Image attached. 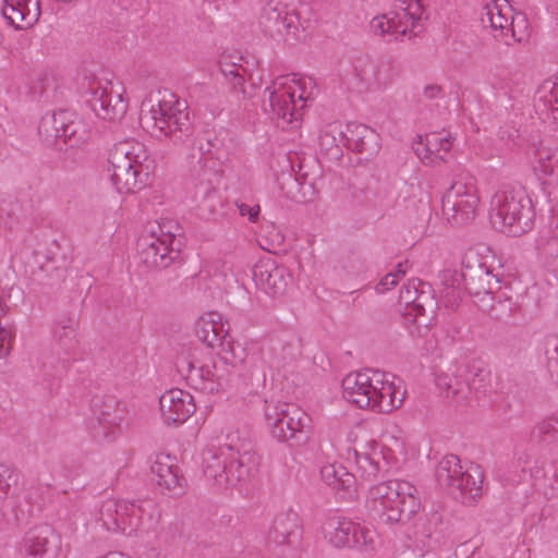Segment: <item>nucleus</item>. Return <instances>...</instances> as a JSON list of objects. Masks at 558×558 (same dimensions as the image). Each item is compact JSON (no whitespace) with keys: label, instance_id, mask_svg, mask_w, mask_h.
Returning a JSON list of instances; mask_svg holds the SVG:
<instances>
[{"label":"nucleus","instance_id":"nucleus-1","mask_svg":"<svg viewBox=\"0 0 558 558\" xmlns=\"http://www.w3.org/2000/svg\"><path fill=\"white\" fill-rule=\"evenodd\" d=\"M140 123L157 140L180 144L192 133L187 102L163 89L150 93L141 105Z\"/></svg>","mask_w":558,"mask_h":558},{"label":"nucleus","instance_id":"nucleus-2","mask_svg":"<svg viewBox=\"0 0 558 558\" xmlns=\"http://www.w3.org/2000/svg\"><path fill=\"white\" fill-rule=\"evenodd\" d=\"M343 398L360 409H369L377 413H390L399 409L405 390L401 381L376 369H364L348 374L342 379Z\"/></svg>","mask_w":558,"mask_h":558},{"label":"nucleus","instance_id":"nucleus-3","mask_svg":"<svg viewBox=\"0 0 558 558\" xmlns=\"http://www.w3.org/2000/svg\"><path fill=\"white\" fill-rule=\"evenodd\" d=\"M150 170L151 160L143 143L125 140L109 149L108 171L119 193H134L145 187Z\"/></svg>","mask_w":558,"mask_h":558},{"label":"nucleus","instance_id":"nucleus-4","mask_svg":"<svg viewBox=\"0 0 558 558\" xmlns=\"http://www.w3.org/2000/svg\"><path fill=\"white\" fill-rule=\"evenodd\" d=\"M259 456L252 450L240 452L229 444L209 446L203 452L204 474L218 487L235 486L257 472Z\"/></svg>","mask_w":558,"mask_h":558},{"label":"nucleus","instance_id":"nucleus-5","mask_svg":"<svg viewBox=\"0 0 558 558\" xmlns=\"http://www.w3.org/2000/svg\"><path fill=\"white\" fill-rule=\"evenodd\" d=\"M489 210L493 227L502 233L520 236L533 228L534 204L522 185L505 186L495 192Z\"/></svg>","mask_w":558,"mask_h":558},{"label":"nucleus","instance_id":"nucleus-6","mask_svg":"<svg viewBox=\"0 0 558 558\" xmlns=\"http://www.w3.org/2000/svg\"><path fill=\"white\" fill-rule=\"evenodd\" d=\"M366 507L385 522L411 519L421 508L417 488L403 480H388L369 487Z\"/></svg>","mask_w":558,"mask_h":558},{"label":"nucleus","instance_id":"nucleus-7","mask_svg":"<svg viewBox=\"0 0 558 558\" xmlns=\"http://www.w3.org/2000/svg\"><path fill=\"white\" fill-rule=\"evenodd\" d=\"M462 266L460 272L444 274L445 288L441 291V299L446 307L456 308L463 290L472 295H481L494 293L499 289V276L480 260L477 253L469 251Z\"/></svg>","mask_w":558,"mask_h":558},{"label":"nucleus","instance_id":"nucleus-8","mask_svg":"<svg viewBox=\"0 0 558 558\" xmlns=\"http://www.w3.org/2000/svg\"><path fill=\"white\" fill-rule=\"evenodd\" d=\"M316 83L312 77L295 74L279 76L266 88L268 104L266 112L290 124L302 117V110L314 99Z\"/></svg>","mask_w":558,"mask_h":558},{"label":"nucleus","instance_id":"nucleus-9","mask_svg":"<svg viewBox=\"0 0 558 558\" xmlns=\"http://www.w3.org/2000/svg\"><path fill=\"white\" fill-rule=\"evenodd\" d=\"M182 229L175 220L156 221L137 243L140 262L148 269H165L180 258Z\"/></svg>","mask_w":558,"mask_h":558},{"label":"nucleus","instance_id":"nucleus-10","mask_svg":"<svg viewBox=\"0 0 558 558\" xmlns=\"http://www.w3.org/2000/svg\"><path fill=\"white\" fill-rule=\"evenodd\" d=\"M480 206L477 182L469 172L457 174L441 197L442 216L453 227L471 223L477 216Z\"/></svg>","mask_w":558,"mask_h":558},{"label":"nucleus","instance_id":"nucleus-11","mask_svg":"<svg viewBox=\"0 0 558 558\" xmlns=\"http://www.w3.org/2000/svg\"><path fill=\"white\" fill-rule=\"evenodd\" d=\"M435 477L438 485L447 488L462 502H473L482 495L483 472L476 464L463 468L456 454L445 456L437 464Z\"/></svg>","mask_w":558,"mask_h":558},{"label":"nucleus","instance_id":"nucleus-12","mask_svg":"<svg viewBox=\"0 0 558 558\" xmlns=\"http://www.w3.org/2000/svg\"><path fill=\"white\" fill-rule=\"evenodd\" d=\"M264 417L272 437L279 441L300 445L308 439L311 417L296 404L266 402Z\"/></svg>","mask_w":558,"mask_h":558},{"label":"nucleus","instance_id":"nucleus-13","mask_svg":"<svg viewBox=\"0 0 558 558\" xmlns=\"http://www.w3.org/2000/svg\"><path fill=\"white\" fill-rule=\"evenodd\" d=\"M40 136L48 144L61 141L69 147L86 144L93 135V125L84 117L70 110L46 113L38 125Z\"/></svg>","mask_w":558,"mask_h":558},{"label":"nucleus","instance_id":"nucleus-14","mask_svg":"<svg viewBox=\"0 0 558 558\" xmlns=\"http://www.w3.org/2000/svg\"><path fill=\"white\" fill-rule=\"evenodd\" d=\"M145 513L146 509L141 504L109 498L100 505L98 520L108 531L132 535L153 527L151 515L145 518Z\"/></svg>","mask_w":558,"mask_h":558},{"label":"nucleus","instance_id":"nucleus-15","mask_svg":"<svg viewBox=\"0 0 558 558\" xmlns=\"http://www.w3.org/2000/svg\"><path fill=\"white\" fill-rule=\"evenodd\" d=\"M82 97L92 111L101 120H120L128 110L123 88L107 78L88 77L82 83Z\"/></svg>","mask_w":558,"mask_h":558},{"label":"nucleus","instance_id":"nucleus-16","mask_svg":"<svg viewBox=\"0 0 558 558\" xmlns=\"http://www.w3.org/2000/svg\"><path fill=\"white\" fill-rule=\"evenodd\" d=\"M193 158L197 157L199 165L198 184L196 185L195 199H206L215 190L214 181L221 173V166L229 159V150L222 147V143L215 141H199L197 144V155L193 153Z\"/></svg>","mask_w":558,"mask_h":558},{"label":"nucleus","instance_id":"nucleus-17","mask_svg":"<svg viewBox=\"0 0 558 558\" xmlns=\"http://www.w3.org/2000/svg\"><path fill=\"white\" fill-rule=\"evenodd\" d=\"M322 531L324 538L337 548L368 549L375 539V531L340 515L326 519Z\"/></svg>","mask_w":558,"mask_h":558},{"label":"nucleus","instance_id":"nucleus-18","mask_svg":"<svg viewBox=\"0 0 558 558\" xmlns=\"http://www.w3.org/2000/svg\"><path fill=\"white\" fill-rule=\"evenodd\" d=\"M426 284L418 279H410L401 288L399 303L403 307L401 314L418 326H428L437 307V302L426 290Z\"/></svg>","mask_w":558,"mask_h":558},{"label":"nucleus","instance_id":"nucleus-19","mask_svg":"<svg viewBox=\"0 0 558 558\" xmlns=\"http://www.w3.org/2000/svg\"><path fill=\"white\" fill-rule=\"evenodd\" d=\"M399 8L403 12L391 11L375 16L371 21V31L374 35H407L413 32L423 19L425 12L421 0H399Z\"/></svg>","mask_w":558,"mask_h":558},{"label":"nucleus","instance_id":"nucleus-20","mask_svg":"<svg viewBox=\"0 0 558 558\" xmlns=\"http://www.w3.org/2000/svg\"><path fill=\"white\" fill-rule=\"evenodd\" d=\"M299 3L300 0H268L259 16V26L264 35L295 33L294 22Z\"/></svg>","mask_w":558,"mask_h":558},{"label":"nucleus","instance_id":"nucleus-21","mask_svg":"<svg viewBox=\"0 0 558 558\" xmlns=\"http://www.w3.org/2000/svg\"><path fill=\"white\" fill-rule=\"evenodd\" d=\"M231 376L232 374L217 357L201 366L191 364L187 373L191 385L206 393H216L223 390L229 385Z\"/></svg>","mask_w":558,"mask_h":558},{"label":"nucleus","instance_id":"nucleus-22","mask_svg":"<svg viewBox=\"0 0 558 558\" xmlns=\"http://www.w3.org/2000/svg\"><path fill=\"white\" fill-rule=\"evenodd\" d=\"M159 405L162 421L167 425L184 423L196 410L193 396L179 388L162 393Z\"/></svg>","mask_w":558,"mask_h":558},{"label":"nucleus","instance_id":"nucleus-23","mask_svg":"<svg viewBox=\"0 0 558 558\" xmlns=\"http://www.w3.org/2000/svg\"><path fill=\"white\" fill-rule=\"evenodd\" d=\"M269 545L274 547H298L301 542V520L292 508L276 514L268 533Z\"/></svg>","mask_w":558,"mask_h":558},{"label":"nucleus","instance_id":"nucleus-24","mask_svg":"<svg viewBox=\"0 0 558 558\" xmlns=\"http://www.w3.org/2000/svg\"><path fill=\"white\" fill-rule=\"evenodd\" d=\"M253 64V62H250L236 51H225L220 56L219 60L220 70L225 78L234 90H241L244 96H246V90L244 89V82L246 77L253 85L262 82L260 75L255 77L254 72L251 70V65Z\"/></svg>","mask_w":558,"mask_h":558},{"label":"nucleus","instance_id":"nucleus-25","mask_svg":"<svg viewBox=\"0 0 558 558\" xmlns=\"http://www.w3.org/2000/svg\"><path fill=\"white\" fill-rule=\"evenodd\" d=\"M253 280L265 293L279 296L287 291L291 277L284 267L277 266L271 259H266L254 266Z\"/></svg>","mask_w":558,"mask_h":558},{"label":"nucleus","instance_id":"nucleus-26","mask_svg":"<svg viewBox=\"0 0 558 558\" xmlns=\"http://www.w3.org/2000/svg\"><path fill=\"white\" fill-rule=\"evenodd\" d=\"M511 12L512 8L508 0H494L482 8L480 20L484 27L489 26L493 31H502L511 17V35H515L517 32H522L520 25L526 28V17L523 13L513 15L510 14Z\"/></svg>","mask_w":558,"mask_h":558},{"label":"nucleus","instance_id":"nucleus-27","mask_svg":"<svg viewBox=\"0 0 558 558\" xmlns=\"http://www.w3.org/2000/svg\"><path fill=\"white\" fill-rule=\"evenodd\" d=\"M466 373L464 364L451 363L436 375L435 384L447 400L456 403L469 402V388L464 380Z\"/></svg>","mask_w":558,"mask_h":558},{"label":"nucleus","instance_id":"nucleus-28","mask_svg":"<svg viewBox=\"0 0 558 558\" xmlns=\"http://www.w3.org/2000/svg\"><path fill=\"white\" fill-rule=\"evenodd\" d=\"M453 141L454 137L449 132L428 133L417 143L415 154L425 165H437L446 161Z\"/></svg>","mask_w":558,"mask_h":558},{"label":"nucleus","instance_id":"nucleus-29","mask_svg":"<svg viewBox=\"0 0 558 558\" xmlns=\"http://www.w3.org/2000/svg\"><path fill=\"white\" fill-rule=\"evenodd\" d=\"M2 15L15 31H25L38 21L39 0H4Z\"/></svg>","mask_w":558,"mask_h":558},{"label":"nucleus","instance_id":"nucleus-30","mask_svg":"<svg viewBox=\"0 0 558 558\" xmlns=\"http://www.w3.org/2000/svg\"><path fill=\"white\" fill-rule=\"evenodd\" d=\"M344 146L372 158L379 150V134L365 124L350 122L343 132Z\"/></svg>","mask_w":558,"mask_h":558},{"label":"nucleus","instance_id":"nucleus-31","mask_svg":"<svg viewBox=\"0 0 558 558\" xmlns=\"http://www.w3.org/2000/svg\"><path fill=\"white\" fill-rule=\"evenodd\" d=\"M150 471L157 485L178 494L182 490L183 477L179 474L175 457L159 452L151 458Z\"/></svg>","mask_w":558,"mask_h":558},{"label":"nucleus","instance_id":"nucleus-32","mask_svg":"<svg viewBox=\"0 0 558 558\" xmlns=\"http://www.w3.org/2000/svg\"><path fill=\"white\" fill-rule=\"evenodd\" d=\"M534 108L544 122L558 121V76L546 80L537 88Z\"/></svg>","mask_w":558,"mask_h":558},{"label":"nucleus","instance_id":"nucleus-33","mask_svg":"<svg viewBox=\"0 0 558 558\" xmlns=\"http://www.w3.org/2000/svg\"><path fill=\"white\" fill-rule=\"evenodd\" d=\"M197 338L209 348H215L228 337L227 324L218 312H208L196 324Z\"/></svg>","mask_w":558,"mask_h":558},{"label":"nucleus","instance_id":"nucleus-34","mask_svg":"<svg viewBox=\"0 0 558 558\" xmlns=\"http://www.w3.org/2000/svg\"><path fill=\"white\" fill-rule=\"evenodd\" d=\"M386 445L371 440L364 451L356 452V466L366 478L384 471Z\"/></svg>","mask_w":558,"mask_h":558},{"label":"nucleus","instance_id":"nucleus-35","mask_svg":"<svg viewBox=\"0 0 558 558\" xmlns=\"http://www.w3.org/2000/svg\"><path fill=\"white\" fill-rule=\"evenodd\" d=\"M52 529L48 525L33 529L23 537L21 553L25 558H45L48 554Z\"/></svg>","mask_w":558,"mask_h":558},{"label":"nucleus","instance_id":"nucleus-36","mask_svg":"<svg viewBox=\"0 0 558 558\" xmlns=\"http://www.w3.org/2000/svg\"><path fill=\"white\" fill-rule=\"evenodd\" d=\"M539 262L554 271H558V225L539 234L536 241Z\"/></svg>","mask_w":558,"mask_h":558},{"label":"nucleus","instance_id":"nucleus-37","mask_svg":"<svg viewBox=\"0 0 558 558\" xmlns=\"http://www.w3.org/2000/svg\"><path fill=\"white\" fill-rule=\"evenodd\" d=\"M279 184L284 196L295 203H306L314 198V184L307 182L304 178L293 177L292 174H283L279 179Z\"/></svg>","mask_w":558,"mask_h":558},{"label":"nucleus","instance_id":"nucleus-38","mask_svg":"<svg viewBox=\"0 0 558 558\" xmlns=\"http://www.w3.org/2000/svg\"><path fill=\"white\" fill-rule=\"evenodd\" d=\"M468 368L466 376L464 377L469 388V401L472 396L480 398L485 395L490 387L492 374L490 371L481 362H472L464 364Z\"/></svg>","mask_w":558,"mask_h":558},{"label":"nucleus","instance_id":"nucleus-39","mask_svg":"<svg viewBox=\"0 0 558 558\" xmlns=\"http://www.w3.org/2000/svg\"><path fill=\"white\" fill-rule=\"evenodd\" d=\"M218 344L221 349L216 357L231 374H233L244 364L247 357L245 348L240 342H235L227 337Z\"/></svg>","mask_w":558,"mask_h":558},{"label":"nucleus","instance_id":"nucleus-40","mask_svg":"<svg viewBox=\"0 0 558 558\" xmlns=\"http://www.w3.org/2000/svg\"><path fill=\"white\" fill-rule=\"evenodd\" d=\"M76 320L68 316L58 318L53 324V340L66 354L76 347Z\"/></svg>","mask_w":558,"mask_h":558},{"label":"nucleus","instance_id":"nucleus-41","mask_svg":"<svg viewBox=\"0 0 558 558\" xmlns=\"http://www.w3.org/2000/svg\"><path fill=\"white\" fill-rule=\"evenodd\" d=\"M340 124L333 122L327 124L319 134L320 150L329 158L338 159L341 154L340 145H344V136Z\"/></svg>","mask_w":558,"mask_h":558},{"label":"nucleus","instance_id":"nucleus-42","mask_svg":"<svg viewBox=\"0 0 558 558\" xmlns=\"http://www.w3.org/2000/svg\"><path fill=\"white\" fill-rule=\"evenodd\" d=\"M533 171L539 180L548 177L558 178V149L538 148L534 155Z\"/></svg>","mask_w":558,"mask_h":558},{"label":"nucleus","instance_id":"nucleus-43","mask_svg":"<svg viewBox=\"0 0 558 558\" xmlns=\"http://www.w3.org/2000/svg\"><path fill=\"white\" fill-rule=\"evenodd\" d=\"M323 481L335 489L349 490L354 484V475L341 464H327L320 470Z\"/></svg>","mask_w":558,"mask_h":558},{"label":"nucleus","instance_id":"nucleus-44","mask_svg":"<svg viewBox=\"0 0 558 558\" xmlns=\"http://www.w3.org/2000/svg\"><path fill=\"white\" fill-rule=\"evenodd\" d=\"M123 417L120 414H107L98 420V426L94 428V436L107 442L113 441L121 430Z\"/></svg>","mask_w":558,"mask_h":558},{"label":"nucleus","instance_id":"nucleus-45","mask_svg":"<svg viewBox=\"0 0 558 558\" xmlns=\"http://www.w3.org/2000/svg\"><path fill=\"white\" fill-rule=\"evenodd\" d=\"M377 66L378 64L365 60L355 68L356 76L368 88H379L388 85V75H378Z\"/></svg>","mask_w":558,"mask_h":558},{"label":"nucleus","instance_id":"nucleus-46","mask_svg":"<svg viewBox=\"0 0 558 558\" xmlns=\"http://www.w3.org/2000/svg\"><path fill=\"white\" fill-rule=\"evenodd\" d=\"M440 522L441 517L437 512H434L424 519H420L415 526V535L417 538H421L424 547H430L429 541L432 539L433 534L436 533Z\"/></svg>","mask_w":558,"mask_h":558},{"label":"nucleus","instance_id":"nucleus-47","mask_svg":"<svg viewBox=\"0 0 558 558\" xmlns=\"http://www.w3.org/2000/svg\"><path fill=\"white\" fill-rule=\"evenodd\" d=\"M407 266L402 263H399L396 268L388 272L385 277L380 279L378 284L376 286V291L378 293H386L390 289H392L397 283L405 276Z\"/></svg>","mask_w":558,"mask_h":558},{"label":"nucleus","instance_id":"nucleus-48","mask_svg":"<svg viewBox=\"0 0 558 558\" xmlns=\"http://www.w3.org/2000/svg\"><path fill=\"white\" fill-rule=\"evenodd\" d=\"M393 442L398 447V450H395L391 447L386 446L384 471L392 469L398 470L401 466V458L404 456L403 444L398 439H393Z\"/></svg>","mask_w":558,"mask_h":558},{"label":"nucleus","instance_id":"nucleus-49","mask_svg":"<svg viewBox=\"0 0 558 558\" xmlns=\"http://www.w3.org/2000/svg\"><path fill=\"white\" fill-rule=\"evenodd\" d=\"M14 339V330L11 325L0 324V360L9 355L11 343Z\"/></svg>","mask_w":558,"mask_h":558},{"label":"nucleus","instance_id":"nucleus-50","mask_svg":"<svg viewBox=\"0 0 558 558\" xmlns=\"http://www.w3.org/2000/svg\"><path fill=\"white\" fill-rule=\"evenodd\" d=\"M15 482L14 471L5 464H0V497L8 496L12 484Z\"/></svg>","mask_w":558,"mask_h":558},{"label":"nucleus","instance_id":"nucleus-51","mask_svg":"<svg viewBox=\"0 0 558 558\" xmlns=\"http://www.w3.org/2000/svg\"><path fill=\"white\" fill-rule=\"evenodd\" d=\"M537 430L538 434L545 436L558 435V413L539 422L537 425Z\"/></svg>","mask_w":558,"mask_h":558},{"label":"nucleus","instance_id":"nucleus-52","mask_svg":"<svg viewBox=\"0 0 558 558\" xmlns=\"http://www.w3.org/2000/svg\"><path fill=\"white\" fill-rule=\"evenodd\" d=\"M547 356V369L553 380L558 381V347L549 351Z\"/></svg>","mask_w":558,"mask_h":558},{"label":"nucleus","instance_id":"nucleus-53","mask_svg":"<svg viewBox=\"0 0 558 558\" xmlns=\"http://www.w3.org/2000/svg\"><path fill=\"white\" fill-rule=\"evenodd\" d=\"M241 216H247L250 221H256L260 211L259 205H250L246 203L238 204Z\"/></svg>","mask_w":558,"mask_h":558},{"label":"nucleus","instance_id":"nucleus-54","mask_svg":"<svg viewBox=\"0 0 558 558\" xmlns=\"http://www.w3.org/2000/svg\"><path fill=\"white\" fill-rule=\"evenodd\" d=\"M278 342H272L271 351L275 355V359L277 360L278 366L281 364V362L286 363L287 360L294 359L295 355L290 349L287 350L286 348L282 347V352H278Z\"/></svg>","mask_w":558,"mask_h":558},{"label":"nucleus","instance_id":"nucleus-55","mask_svg":"<svg viewBox=\"0 0 558 558\" xmlns=\"http://www.w3.org/2000/svg\"><path fill=\"white\" fill-rule=\"evenodd\" d=\"M377 74L378 75H385L387 74L388 75V84L392 82L393 80V74H392V69L389 64L387 63H380L378 64L377 66Z\"/></svg>","mask_w":558,"mask_h":558},{"label":"nucleus","instance_id":"nucleus-56","mask_svg":"<svg viewBox=\"0 0 558 558\" xmlns=\"http://www.w3.org/2000/svg\"><path fill=\"white\" fill-rule=\"evenodd\" d=\"M441 89L438 85H428L424 88V95L427 98H435L440 94Z\"/></svg>","mask_w":558,"mask_h":558},{"label":"nucleus","instance_id":"nucleus-57","mask_svg":"<svg viewBox=\"0 0 558 558\" xmlns=\"http://www.w3.org/2000/svg\"><path fill=\"white\" fill-rule=\"evenodd\" d=\"M554 476H555V478L558 481V464L555 466V473H554Z\"/></svg>","mask_w":558,"mask_h":558}]
</instances>
